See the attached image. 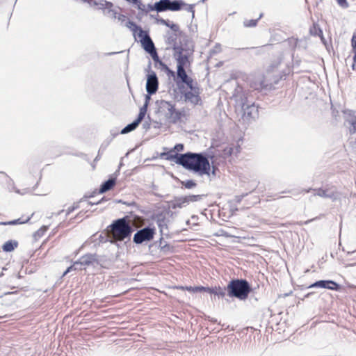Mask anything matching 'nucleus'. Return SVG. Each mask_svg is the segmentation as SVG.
I'll list each match as a JSON object with an SVG mask.
<instances>
[{"instance_id":"f257e3e1","label":"nucleus","mask_w":356,"mask_h":356,"mask_svg":"<svg viewBox=\"0 0 356 356\" xmlns=\"http://www.w3.org/2000/svg\"><path fill=\"white\" fill-rule=\"evenodd\" d=\"M180 165L198 175L210 176L211 165L208 158L202 153L187 152L182 154L179 159Z\"/></svg>"},{"instance_id":"f03ea898","label":"nucleus","mask_w":356,"mask_h":356,"mask_svg":"<svg viewBox=\"0 0 356 356\" xmlns=\"http://www.w3.org/2000/svg\"><path fill=\"white\" fill-rule=\"evenodd\" d=\"M109 227L111 242L124 240L131 236L133 231L129 222L125 218L114 220Z\"/></svg>"},{"instance_id":"7ed1b4c3","label":"nucleus","mask_w":356,"mask_h":356,"mask_svg":"<svg viewBox=\"0 0 356 356\" xmlns=\"http://www.w3.org/2000/svg\"><path fill=\"white\" fill-rule=\"evenodd\" d=\"M224 289H226L229 297L245 300L250 292V286L247 280L236 279L231 280Z\"/></svg>"},{"instance_id":"20e7f679","label":"nucleus","mask_w":356,"mask_h":356,"mask_svg":"<svg viewBox=\"0 0 356 356\" xmlns=\"http://www.w3.org/2000/svg\"><path fill=\"white\" fill-rule=\"evenodd\" d=\"M159 112L163 115L170 123L175 124L181 118V113L177 111L171 102L161 100L158 102Z\"/></svg>"},{"instance_id":"39448f33","label":"nucleus","mask_w":356,"mask_h":356,"mask_svg":"<svg viewBox=\"0 0 356 356\" xmlns=\"http://www.w3.org/2000/svg\"><path fill=\"white\" fill-rule=\"evenodd\" d=\"M186 3L181 0H160L155 3L154 9L157 13L167 10H180Z\"/></svg>"},{"instance_id":"423d86ee","label":"nucleus","mask_w":356,"mask_h":356,"mask_svg":"<svg viewBox=\"0 0 356 356\" xmlns=\"http://www.w3.org/2000/svg\"><path fill=\"white\" fill-rule=\"evenodd\" d=\"M174 57L177 60V67L186 68L190 65L189 54L191 51L186 50L182 47H175Z\"/></svg>"},{"instance_id":"0eeeda50","label":"nucleus","mask_w":356,"mask_h":356,"mask_svg":"<svg viewBox=\"0 0 356 356\" xmlns=\"http://www.w3.org/2000/svg\"><path fill=\"white\" fill-rule=\"evenodd\" d=\"M97 261L95 254H88L81 257L78 261H75L74 264L67 268L64 272L63 276L70 273L72 270H81L82 266H88L92 264Z\"/></svg>"},{"instance_id":"6e6552de","label":"nucleus","mask_w":356,"mask_h":356,"mask_svg":"<svg viewBox=\"0 0 356 356\" xmlns=\"http://www.w3.org/2000/svg\"><path fill=\"white\" fill-rule=\"evenodd\" d=\"M311 191L314 192V195H317L323 198H329L332 201H335L339 197V193L334 186L327 187L325 188H309L307 190H304L303 191L308 193Z\"/></svg>"},{"instance_id":"1a4fd4ad","label":"nucleus","mask_w":356,"mask_h":356,"mask_svg":"<svg viewBox=\"0 0 356 356\" xmlns=\"http://www.w3.org/2000/svg\"><path fill=\"white\" fill-rule=\"evenodd\" d=\"M154 228L146 227L138 230L134 234L133 241L136 244H141L143 242L151 241L154 238Z\"/></svg>"},{"instance_id":"9d476101","label":"nucleus","mask_w":356,"mask_h":356,"mask_svg":"<svg viewBox=\"0 0 356 356\" xmlns=\"http://www.w3.org/2000/svg\"><path fill=\"white\" fill-rule=\"evenodd\" d=\"M237 106L241 108L243 112V115L250 118H255L258 115V108L254 103L249 104L244 102L243 99L238 101L236 99Z\"/></svg>"},{"instance_id":"9b49d317","label":"nucleus","mask_w":356,"mask_h":356,"mask_svg":"<svg viewBox=\"0 0 356 356\" xmlns=\"http://www.w3.org/2000/svg\"><path fill=\"white\" fill-rule=\"evenodd\" d=\"M343 118L348 124V129L350 134L356 133V111L349 109L343 111Z\"/></svg>"},{"instance_id":"f8f14e48","label":"nucleus","mask_w":356,"mask_h":356,"mask_svg":"<svg viewBox=\"0 0 356 356\" xmlns=\"http://www.w3.org/2000/svg\"><path fill=\"white\" fill-rule=\"evenodd\" d=\"M138 37L140 38L142 47L146 52H150L155 48L152 40L146 31L140 29V31L138 32Z\"/></svg>"},{"instance_id":"ddd939ff","label":"nucleus","mask_w":356,"mask_h":356,"mask_svg":"<svg viewBox=\"0 0 356 356\" xmlns=\"http://www.w3.org/2000/svg\"><path fill=\"white\" fill-rule=\"evenodd\" d=\"M159 87V81L156 73L154 71L149 72L147 74L146 90L149 95L156 93Z\"/></svg>"},{"instance_id":"4468645a","label":"nucleus","mask_w":356,"mask_h":356,"mask_svg":"<svg viewBox=\"0 0 356 356\" xmlns=\"http://www.w3.org/2000/svg\"><path fill=\"white\" fill-rule=\"evenodd\" d=\"M177 76L181 83H185L191 90L195 91V86L193 84V80L189 77L184 67H177Z\"/></svg>"},{"instance_id":"2eb2a0df","label":"nucleus","mask_w":356,"mask_h":356,"mask_svg":"<svg viewBox=\"0 0 356 356\" xmlns=\"http://www.w3.org/2000/svg\"><path fill=\"white\" fill-rule=\"evenodd\" d=\"M308 288H323L334 291H338L340 286L332 280H319L308 286Z\"/></svg>"},{"instance_id":"dca6fc26","label":"nucleus","mask_w":356,"mask_h":356,"mask_svg":"<svg viewBox=\"0 0 356 356\" xmlns=\"http://www.w3.org/2000/svg\"><path fill=\"white\" fill-rule=\"evenodd\" d=\"M208 292L211 294H214L218 296V297L223 298L226 294V289H222L220 287H214V288H210V287H204V286H195L193 289V293L197 292Z\"/></svg>"},{"instance_id":"f3484780","label":"nucleus","mask_w":356,"mask_h":356,"mask_svg":"<svg viewBox=\"0 0 356 356\" xmlns=\"http://www.w3.org/2000/svg\"><path fill=\"white\" fill-rule=\"evenodd\" d=\"M147 53L149 54V55L151 56V57L155 62L159 63V65L162 67V68L164 70H165L168 74H170L171 76H175V72L170 70L165 64H164L161 60H160L159 56L157 54L156 48H154L153 50L150 51V52H147Z\"/></svg>"},{"instance_id":"a211bd4d","label":"nucleus","mask_w":356,"mask_h":356,"mask_svg":"<svg viewBox=\"0 0 356 356\" xmlns=\"http://www.w3.org/2000/svg\"><path fill=\"white\" fill-rule=\"evenodd\" d=\"M147 53L149 54V55L151 56V57L155 62L159 63V65L162 67V68L164 70H165L168 74H170L171 76H175V72L170 70L165 64H164L161 60H160L159 56L157 54L156 48H154L153 50L150 51V52H147Z\"/></svg>"},{"instance_id":"6ab92c4d","label":"nucleus","mask_w":356,"mask_h":356,"mask_svg":"<svg viewBox=\"0 0 356 356\" xmlns=\"http://www.w3.org/2000/svg\"><path fill=\"white\" fill-rule=\"evenodd\" d=\"M198 88L195 86V91L191 90L185 93V99L186 101L196 105L198 104L201 99L198 95L197 92Z\"/></svg>"},{"instance_id":"aec40b11","label":"nucleus","mask_w":356,"mask_h":356,"mask_svg":"<svg viewBox=\"0 0 356 356\" xmlns=\"http://www.w3.org/2000/svg\"><path fill=\"white\" fill-rule=\"evenodd\" d=\"M174 151L171 149L168 152H163L161 154V156L168 161H175L178 165H180L179 159L182 154H173Z\"/></svg>"},{"instance_id":"412c9836","label":"nucleus","mask_w":356,"mask_h":356,"mask_svg":"<svg viewBox=\"0 0 356 356\" xmlns=\"http://www.w3.org/2000/svg\"><path fill=\"white\" fill-rule=\"evenodd\" d=\"M188 205L186 196L175 197L171 202V207L174 209L183 208Z\"/></svg>"},{"instance_id":"4be33fe9","label":"nucleus","mask_w":356,"mask_h":356,"mask_svg":"<svg viewBox=\"0 0 356 356\" xmlns=\"http://www.w3.org/2000/svg\"><path fill=\"white\" fill-rule=\"evenodd\" d=\"M91 5L92 6H98V8L103 10L104 14L106 13V9H110L113 8V4L111 2L107 1L106 0H100L99 1H93L92 3H90L88 1Z\"/></svg>"},{"instance_id":"5701e85b","label":"nucleus","mask_w":356,"mask_h":356,"mask_svg":"<svg viewBox=\"0 0 356 356\" xmlns=\"http://www.w3.org/2000/svg\"><path fill=\"white\" fill-rule=\"evenodd\" d=\"M115 184V179H109L107 181H104L100 188H99V193H104L107 192L108 191L111 190Z\"/></svg>"},{"instance_id":"b1692460","label":"nucleus","mask_w":356,"mask_h":356,"mask_svg":"<svg viewBox=\"0 0 356 356\" xmlns=\"http://www.w3.org/2000/svg\"><path fill=\"white\" fill-rule=\"evenodd\" d=\"M17 241H8L3 245L2 249L5 252H11L17 247Z\"/></svg>"},{"instance_id":"393cba45","label":"nucleus","mask_w":356,"mask_h":356,"mask_svg":"<svg viewBox=\"0 0 356 356\" xmlns=\"http://www.w3.org/2000/svg\"><path fill=\"white\" fill-rule=\"evenodd\" d=\"M257 79L259 82L252 83V88H253L254 90H261L268 87V84L265 83L263 77H258Z\"/></svg>"},{"instance_id":"a878e982","label":"nucleus","mask_w":356,"mask_h":356,"mask_svg":"<svg viewBox=\"0 0 356 356\" xmlns=\"http://www.w3.org/2000/svg\"><path fill=\"white\" fill-rule=\"evenodd\" d=\"M138 126V124H137V122L134 121L133 122L127 124L125 127H124L121 130L120 133H121V134H128V133L135 130Z\"/></svg>"},{"instance_id":"bb28decb","label":"nucleus","mask_w":356,"mask_h":356,"mask_svg":"<svg viewBox=\"0 0 356 356\" xmlns=\"http://www.w3.org/2000/svg\"><path fill=\"white\" fill-rule=\"evenodd\" d=\"M124 26L129 28L130 30H131L134 33H136L137 31H138L139 32L140 29H142L136 23L129 19L127 20L126 23L124 24Z\"/></svg>"},{"instance_id":"cd10ccee","label":"nucleus","mask_w":356,"mask_h":356,"mask_svg":"<svg viewBox=\"0 0 356 356\" xmlns=\"http://www.w3.org/2000/svg\"><path fill=\"white\" fill-rule=\"evenodd\" d=\"M262 17V14H261L258 19H245L243 21V26L245 27H254L257 26L259 19Z\"/></svg>"},{"instance_id":"c85d7f7f","label":"nucleus","mask_w":356,"mask_h":356,"mask_svg":"<svg viewBox=\"0 0 356 356\" xmlns=\"http://www.w3.org/2000/svg\"><path fill=\"white\" fill-rule=\"evenodd\" d=\"M202 195H186V198L187 200V202L189 204L191 202H195L200 201L202 199Z\"/></svg>"},{"instance_id":"c756f323","label":"nucleus","mask_w":356,"mask_h":356,"mask_svg":"<svg viewBox=\"0 0 356 356\" xmlns=\"http://www.w3.org/2000/svg\"><path fill=\"white\" fill-rule=\"evenodd\" d=\"M166 35H167V38H166V42L170 44V45H173L174 47H176L175 45V41L176 40V36H177V34L176 33H172V32H170L168 31L167 33H166Z\"/></svg>"},{"instance_id":"7c9ffc66","label":"nucleus","mask_w":356,"mask_h":356,"mask_svg":"<svg viewBox=\"0 0 356 356\" xmlns=\"http://www.w3.org/2000/svg\"><path fill=\"white\" fill-rule=\"evenodd\" d=\"M156 222L161 232H163V229L167 227L165 217L162 216H159Z\"/></svg>"},{"instance_id":"2f4dec72","label":"nucleus","mask_w":356,"mask_h":356,"mask_svg":"<svg viewBox=\"0 0 356 356\" xmlns=\"http://www.w3.org/2000/svg\"><path fill=\"white\" fill-rule=\"evenodd\" d=\"M30 219H31V217H28L26 219L23 220H22L21 218H18L17 220L3 222V225H17V224H24V223L28 222L30 220Z\"/></svg>"},{"instance_id":"473e14b6","label":"nucleus","mask_w":356,"mask_h":356,"mask_svg":"<svg viewBox=\"0 0 356 356\" xmlns=\"http://www.w3.org/2000/svg\"><path fill=\"white\" fill-rule=\"evenodd\" d=\"M157 21H158V22H159L161 24L169 26L174 31H177L179 29V27L177 24H172L171 25H170L169 23L168 22V21H166L163 19H157Z\"/></svg>"},{"instance_id":"72a5a7b5","label":"nucleus","mask_w":356,"mask_h":356,"mask_svg":"<svg viewBox=\"0 0 356 356\" xmlns=\"http://www.w3.org/2000/svg\"><path fill=\"white\" fill-rule=\"evenodd\" d=\"M181 184L188 189H191L197 186V184L193 180L181 181Z\"/></svg>"},{"instance_id":"f704fd0d","label":"nucleus","mask_w":356,"mask_h":356,"mask_svg":"<svg viewBox=\"0 0 356 356\" xmlns=\"http://www.w3.org/2000/svg\"><path fill=\"white\" fill-rule=\"evenodd\" d=\"M132 4L136 5L137 8L139 10H141L145 13H147V10L146 8V6L142 3L140 0H137V2L133 3Z\"/></svg>"},{"instance_id":"c9c22d12","label":"nucleus","mask_w":356,"mask_h":356,"mask_svg":"<svg viewBox=\"0 0 356 356\" xmlns=\"http://www.w3.org/2000/svg\"><path fill=\"white\" fill-rule=\"evenodd\" d=\"M353 50L354 52L353 60L356 61V35H353L351 40Z\"/></svg>"},{"instance_id":"e433bc0d","label":"nucleus","mask_w":356,"mask_h":356,"mask_svg":"<svg viewBox=\"0 0 356 356\" xmlns=\"http://www.w3.org/2000/svg\"><path fill=\"white\" fill-rule=\"evenodd\" d=\"M145 114L143 113V112H139L138 118L134 120L136 122H137L138 124H139L141 121L143 120Z\"/></svg>"},{"instance_id":"4c0bfd02","label":"nucleus","mask_w":356,"mask_h":356,"mask_svg":"<svg viewBox=\"0 0 356 356\" xmlns=\"http://www.w3.org/2000/svg\"><path fill=\"white\" fill-rule=\"evenodd\" d=\"M174 152H182L184 150V145L183 144H177L174 148L172 149Z\"/></svg>"},{"instance_id":"58836bf2","label":"nucleus","mask_w":356,"mask_h":356,"mask_svg":"<svg viewBox=\"0 0 356 356\" xmlns=\"http://www.w3.org/2000/svg\"><path fill=\"white\" fill-rule=\"evenodd\" d=\"M118 20L122 24L124 22L126 23L127 18L125 15L119 14L117 17Z\"/></svg>"},{"instance_id":"ea45409f","label":"nucleus","mask_w":356,"mask_h":356,"mask_svg":"<svg viewBox=\"0 0 356 356\" xmlns=\"http://www.w3.org/2000/svg\"><path fill=\"white\" fill-rule=\"evenodd\" d=\"M338 4L343 8H348V3L346 0H337Z\"/></svg>"},{"instance_id":"a19ab883","label":"nucleus","mask_w":356,"mask_h":356,"mask_svg":"<svg viewBox=\"0 0 356 356\" xmlns=\"http://www.w3.org/2000/svg\"><path fill=\"white\" fill-rule=\"evenodd\" d=\"M47 229L48 227L43 226L39 230H38L35 234H38V236L42 235L47 230Z\"/></svg>"},{"instance_id":"79ce46f5","label":"nucleus","mask_w":356,"mask_h":356,"mask_svg":"<svg viewBox=\"0 0 356 356\" xmlns=\"http://www.w3.org/2000/svg\"><path fill=\"white\" fill-rule=\"evenodd\" d=\"M109 13H111V14L109 15L112 18L117 19L118 15V13L116 12V10H113V8H111L109 9Z\"/></svg>"},{"instance_id":"37998d69","label":"nucleus","mask_w":356,"mask_h":356,"mask_svg":"<svg viewBox=\"0 0 356 356\" xmlns=\"http://www.w3.org/2000/svg\"><path fill=\"white\" fill-rule=\"evenodd\" d=\"M186 10H187V11H188V12L192 13V17L193 18L194 15H195V11H194V9H193V5H188V6H187Z\"/></svg>"},{"instance_id":"c03bdc74","label":"nucleus","mask_w":356,"mask_h":356,"mask_svg":"<svg viewBox=\"0 0 356 356\" xmlns=\"http://www.w3.org/2000/svg\"><path fill=\"white\" fill-rule=\"evenodd\" d=\"M147 106V103L145 102L144 105L140 108V112H143V113L146 114Z\"/></svg>"},{"instance_id":"a18cd8bd","label":"nucleus","mask_w":356,"mask_h":356,"mask_svg":"<svg viewBox=\"0 0 356 356\" xmlns=\"http://www.w3.org/2000/svg\"><path fill=\"white\" fill-rule=\"evenodd\" d=\"M154 6H155V3L152 5V4H148L147 6H146V8L147 10V13L149 11H155V9H154Z\"/></svg>"},{"instance_id":"49530a36","label":"nucleus","mask_w":356,"mask_h":356,"mask_svg":"<svg viewBox=\"0 0 356 356\" xmlns=\"http://www.w3.org/2000/svg\"><path fill=\"white\" fill-rule=\"evenodd\" d=\"M77 208H78V204H76V206H72V207H69L67 211V214H70L71 212H72L74 209H76Z\"/></svg>"},{"instance_id":"de8ad7c7","label":"nucleus","mask_w":356,"mask_h":356,"mask_svg":"<svg viewBox=\"0 0 356 356\" xmlns=\"http://www.w3.org/2000/svg\"><path fill=\"white\" fill-rule=\"evenodd\" d=\"M102 200L103 199H102L101 200L97 201V202H89L88 204H90V205L98 204L101 203Z\"/></svg>"},{"instance_id":"09e8293b","label":"nucleus","mask_w":356,"mask_h":356,"mask_svg":"<svg viewBox=\"0 0 356 356\" xmlns=\"http://www.w3.org/2000/svg\"><path fill=\"white\" fill-rule=\"evenodd\" d=\"M150 95H145V102H147V104L149 103V101L150 99V97H149Z\"/></svg>"},{"instance_id":"8fccbe9b","label":"nucleus","mask_w":356,"mask_h":356,"mask_svg":"<svg viewBox=\"0 0 356 356\" xmlns=\"http://www.w3.org/2000/svg\"><path fill=\"white\" fill-rule=\"evenodd\" d=\"M125 1L129 3H133L137 2V0H125Z\"/></svg>"},{"instance_id":"3c124183","label":"nucleus","mask_w":356,"mask_h":356,"mask_svg":"<svg viewBox=\"0 0 356 356\" xmlns=\"http://www.w3.org/2000/svg\"><path fill=\"white\" fill-rule=\"evenodd\" d=\"M125 1L129 3H133L137 2V0H125Z\"/></svg>"},{"instance_id":"603ef678","label":"nucleus","mask_w":356,"mask_h":356,"mask_svg":"<svg viewBox=\"0 0 356 356\" xmlns=\"http://www.w3.org/2000/svg\"><path fill=\"white\" fill-rule=\"evenodd\" d=\"M353 147L355 149L356 151V140L353 143Z\"/></svg>"},{"instance_id":"864d4df0","label":"nucleus","mask_w":356,"mask_h":356,"mask_svg":"<svg viewBox=\"0 0 356 356\" xmlns=\"http://www.w3.org/2000/svg\"><path fill=\"white\" fill-rule=\"evenodd\" d=\"M216 169V167H214V166L212 167V174H213V175H215Z\"/></svg>"},{"instance_id":"5fc2aeb1","label":"nucleus","mask_w":356,"mask_h":356,"mask_svg":"<svg viewBox=\"0 0 356 356\" xmlns=\"http://www.w3.org/2000/svg\"><path fill=\"white\" fill-rule=\"evenodd\" d=\"M195 287H192V286H190V287H187V290L189 291H192L193 292V289H194Z\"/></svg>"},{"instance_id":"6e6d98bb","label":"nucleus","mask_w":356,"mask_h":356,"mask_svg":"<svg viewBox=\"0 0 356 356\" xmlns=\"http://www.w3.org/2000/svg\"><path fill=\"white\" fill-rule=\"evenodd\" d=\"M106 15H110L111 14V13H109V9H106Z\"/></svg>"},{"instance_id":"4d7b16f0","label":"nucleus","mask_w":356,"mask_h":356,"mask_svg":"<svg viewBox=\"0 0 356 356\" xmlns=\"http://www.w3.org/2000/svg\"><path fill=\"white\" fill-rule=\"evenodd\" d=\"M116 54V53L115 52H111V53H108V55H113V54Z\"/></svg>"},{"instance_id":"13d9d810","label":"nucleus","mask_w":356,"mask_h":356,"mask_svg":"<svg viewBox=\"0 0 356 356\" xmlns=\"http://www.w3.org/2000/svg\"><path fill=\"white\" fill-rule=\"evenodd\" d=\"M355 265H356V263L350 264V266H355Z\"/></svg>"},{"instance_id":"bf43d9fd","label":"nucleus","mask_w":356,"mask_h":356,"mask_svg":"<svg viewBox=\"0 0 356 356\" xmlns=\"http://www.w3.org/2000/svg\"><path fill=\"white\" fill-rule=\"evenodd\" d=\"M150 67H151V63L149 62V64L148 65V69H150Z\"/></svg>"},{"instance_id":"052dcab7","label":"nucleus","mask_w":356,"mask_h":356,"mask_svg":"<svg viewBox=\"0 0 356 356\" xmlns=\"http://www.w3.org/2000/svg\"><path fill=\"white\" fill-rule=\"evenodd\" d=\"M206 0H201L200 1L204 3Z\"/></svg>"},{"instance_id":"680f3d73","label":"nucleus","mask_w":356,"mask_h":356,"mask_svg":"<svg viewBox=\"0 0 356 356\" xmlns=\"http://www.w3.org/2000/svg\"><path fill=\"white\" fill-rule=\"evenodd\" d=\"M144 127H147V124H143Z\"/></svg>"},{"instance_id":"e2e57ef3","label":"nucleus","mask_w":356,"mask_h":356,"mask_svg":"<svg viewBox=\"0 0 356 356\" xmlns=\"http://www.w3.org/2000/svg\"><path fill=\"white\" fill-rule=\"evenodd\" d=\"M144 127H147V124H143Z\"/></svg>"},{"instance_id":"0e129e2a","label":"nucleus","mask_w":356,"mask_h":356,"mask_svg":"<svg viewBox=\"0 0 356 356\" xmlns=\"http://www.w3.org/2000/svg\"><path fill=\"white\" fill-rule=\"evenodd\" d=\"M144 127H147V124H143Z\"/></svg>"},{"instance_id":"69168bd1","label":"nucleus","mask_w":356,"mask_h":356,"mask_svg":"<svg viewBox=\"0 0 356 356\" xmlns=\"http://www.w3.org/2000/svg\"><path fill=\"white\" fill-rule=\"evenodd\" d=\"M83 1L86 2V1H88V0H82Z\"/></svg>"}]
</instances>
